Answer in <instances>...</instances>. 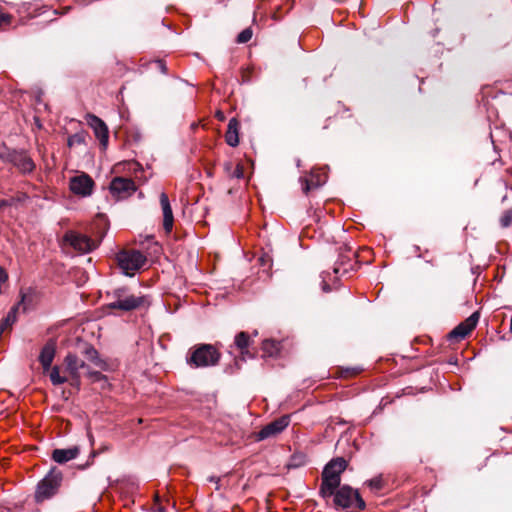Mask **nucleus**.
<instances>
[{"label":"nucleus","mask_w":512,"mask_h":512,"mask_svg":"<svg viewBox=\"0 0 512 512\" xmlns=\"http://www.w3.org/2000/svg\"><path fill=\"white\" fill-rule=\"evenodd\" d=\"M107 297L111 299L107 304L109 309L123 312L148 308L151 304L149 296L136 295L132 292L131 288L127 286L115 288L107 293Z\"/></svg>","instance_id":"f257e3e1"},{"label":"nucleus","mask_w":512,"mask_h":512,"mask_svg":"<svg viewBox=\"0 0 512 512\" xmlns=\"http://www.w3.org/2000/svg\"><path fill=\"white\" fill-rule=\"evenodd\" d=\"M347 462L344 458H336L331 460L322 472V482L320 493L323 497H330L334 494V490L340 486L341 473L346 469Z\"/></svg>","instance_id":"f03ea898"},{"label":"nucleus","mask_w":512,"mask_h":512,"mask_svg":"<svg viewBox=\"0 0 512 512\" xmlns=\"http://www.w3.org/2000/svg\"><path fill=\"white\" fill-rule=\"evenodd\" d=\"M221 358L220 352L211 344H199L190 350L187 363L195 368L215 366Z\"/></svg>","instance_id":"7ed1b4c3"},{"label":"nucleus","mask_w":512,"mask_h":512,"mask_svg":"<svg viewBox=\"0 0 512 512\" xmlns=\"http://www.w3.org/2000/svg\"><path fill=\"white\" fill-rule=\"evenodd\" d=\"M0 159L12 164L22 174L31 173L36 167L26 151L10 149L4 144L0 145Z\"/></svg>","instance_id":"20e7f679"},{"label":"nucleus","mask_w":512,"mask_h":512,"mask_svg":"<svg viewBox=\"0 0 512 512\" xmlns=\"http://www.w3.org/2000/svg\"><path fill=\"white\" fill-rule=\"evenodd\" d=\"M63 480L62 472L57 468H51L47 475L38 483L35 491L36 502H43L53 497L59 490Z\"/></svg>","instance_id":"39448f33"},{"label":"nucleus","mask_w":512,"mask_h":512,"mask_svg":"<svg viewBox=\"0 0 512 512\" xmlns=\"http://www.w3.org/2000/svg\"><path fill=\"white\" fill-rule=\"evenodd\" d=\"M334 504L337 507L347 509L354 508L358 510H364L366 503L360 496L358 490L353 489L349 485L339 486L334 490Z\"/></svg>","instance_id":"423d86ee"},{"label":"nucleus","mask_w":512,"mask_h":512,"mask_svg":"<svg viewBox=\"0 0 512 512\" xmlns=\"http://www.w3.org/2000/svg\"><path fill=\"white\" fill-rule=\"evenodd\" d=\"M116 260L119 268L126 276H133L145 263L146 256L139 250H122Z\"/></svg>","instance_id":"0eeeda50"},{"label":"nucleus","mask_w":512,"mask_h":512,"mask_svg":"<svg viewBox=\"0 0 512 512\" xmlns=\"http://www.w3.org/2000/svg\"><path fill=\"white\" fill-rule=\"evenodd\" d=\"M63 242L79 253H90L98 247V243L89 236L69 230L63 236Z\"/></svg>","instance_id":"6e6552de"},{"label":"nucleus","mask_w":512,"mask_h":512,"mask_svg":"<svg viewBox=\"0 0 512 512\" xmlns=\"http://www.w3.org/2000/svg\"><path fill=\"white\" fill-rule=\"evenodd\" d=\"M480 314L478 311L472 313L465 321L457 325L449 334L450 341L463 340L477 325Z\"/></svg>","instance_id":"1a4fd4ad"},{"label":"nucleus","mask_w":512,"mask_h":512,"mask_svg":"<svg viewBox=\"0 0 512 512\" xmlns=\"http://www.w3.org/2000/svg\"><path fill=\"white\" fill-rule=\"evenodd\" d=\"M135 182L130 178L115 177L110 183V191L119 198H126L136 191Z\"/></svg>","instance_id":"9d476101"},{"label":"nucleus","mask_w":512,"mask_h":512,"mask_svg":"<svg viewBox=\"0 0 512 512\" xmlns=\"http://www.w3.org/2000/svg\"><path fill=\"white\" fill-rule=\"evenodd\" d=\"M88 124L93 129L96 138L99 140L102 149H106L109 142V130L105 122L96 115L89 114Z\"/></svg>","instance_id":"9b49d317"},{"label":"nucleus","mask_w":512,"mask_h":512,"mask_svg":"<svg viewBox=\"0 0 512 512\" xmlns=\"http://www.w3.org/2000/svg\"><path fill=\"white\" fill-rule=\"evenodd\" d=\"M290 423V416L284 415L270 422L258 432V439L264 440L281 433Z\"/></svg>","instance_id":"f8f14e48"},{"label":"nucleus","mask_w":512,"mask_h":512,"mask_svg":"<svg viewBox=\"0 0 512 512\" xmlns=\"http://www.w3.org/2000/svg\"><path fill=\"white\" fill-rule=\"evenodd\" d=\"M94 182L87 174L75 176L70 180V190L77 195L88 196L92 193Z\"/></svg>","instance_id":"ddd939ff"},{"label":"nucleus","mask_w":512,"mask_h":512,"mask_svg":"<svg viewBox=\"0 0 512 512\" xmlns=\"http://www.w3.org/2000/svg\"><path fill=\"white\" fill-rule=\"evenodd\" d=\"M159 200L163 213V228L166 234H170L174 225V216L168 195L162 192L159 196Z\"/></svg>","instance_id":"4468645a"},{"label":"nucleus","mask_w":512,"mask_h":512,"mask_svg":"<svg viewBox=\"0 0 512 512\" xmlns=\"http://www.w3.org/2000/svg\"><path fill=\"white\" fill-rule=\"evenodd\" d=\"M56 354V343L49 340L41 349L39 355V362L42 365L43 371L48 372L51 368L52 362Z\"/></svg>","instance_id":"2eb2a0df"},{"label":"nucleus","mask_w":512,"mask_h":512,"mask_svg":"<svg viewBox=\"0 0 512 512\" xmlns=\"http://www.w3.org/2000/svg\"><path fill=\"white\" fill-rule=\"evenodd\" d=\"M65 371L69 375H80L81 369H87L85 362L78 358L77 355L68 353L64 358Z\"/></svg>","instance_id":"dca6fc26"},{"label":"nucleus","mask_w":512,"mask_h":512,"mask_svg":"<svg viewBox=\"0 0 512 512\" xmlns=\"http://www.w3.org/2000/svg\"><path fill=\"white\" fill-rule=\"evenodd\" d=\"M80 453L78 446H73L66 449H54L51 458L59 464H65L66 462L77 458Z\"/></svg>","instance_id":"f3484780"},{"label":"nucleus","mask_w":512,"mask_h":512,"mask_svg":"<svg viewBox=\"0 0 512 512\" xmlns=\"http://www.w3.org/2000/svg\"><path fill=\"white\" fill-rule=\"evenodd\" d=\"M239 126V122L236 118L229 120L225 141L231 147H236L239 144Z\"/></svg>","instance_id":"a211bd4d"},{"label":"nucleus","mask_w":512,"mask_h":512,"mask_svg":"<svg viewBox=\"0 0 512 512\" xmlns=\"http://www.w3.org/2000/svg\"><path fill=\"white\" fill-rule=\"evenodd\" d=\"M251 343V337L247 332H239L234 339V345L235 347L240 351L241 355L244 356H250V353L248 351V347Z\"/></svg>","instance_id":"6ab92c4d"},{"label":"nucleus","mask_w":512,"mask_h":512,"mask_svg":"<svg viewBox=\"0 0 512 512\" xmlns=\"http://www.w3.org/2000/svg\"><path fill=\"white\" fill-rule=\"evenodd\" d=\"M281 347H282V344L280 341H276L273 339H265L262 342L263 356L275 357L279 354Z\"/></svg>","instance_id":"aec40b11"},{"label":"nucleus","mask_w":512,"mask_h":512,"mask_svg":"<svg viewBox=\"0 0 512 512\" xmlns=\"http://www.w3.org/2000/svg\"><path fill=\"white\" fill-rule=\"evenodd\" d=\"M83 354L86 359L92 362L95 366L102 369L105 368V362L100 359L98 351L93 346L86 345Z\"/></svg>","instance_id":"412c9836"},{"label":"nucleus","mask_w":512,"mask_h":512,"mask_svg":"<svg viewBox=\"0 0 512 512\" xmlns=\"http://www.w3.org/2000/svg\"><path fill=\"white\" fill-rule=\"evenodd\" d=\"M49 378H50V381L53 385L55 386H58V385H61V384H64L66 382H68V377L67 376H62L60 374V367L59 366H51L50 370H49Z\"/></svg>","instance_id":"4be33fe9"},{"label":"nucleus","mask_w":512,"mask_h":512,"mask_svg":"<svg viewBox=\"0 0 512 512\" xmlns=\"http://www.w3.org/2000/svg\"><path fill=\"white\" fill-rule=\"evenodd\" d=\"M86 133L78 132L68 137L67 145L71 148L77 145L85 144Z\"/></svg>","instance_id":"5701e85b"},{"label":"nucleus","mask_w":512,"mask_h":512,"mask_svg":"<svg viewBox=\"0 0 512 512\" xmlns=\"http://www.w3.org/2000/svg\"><path fill=\"white\" fill-rule=\"evenodd\" d=\"M352 268V264H345L344 262H336L333 267V272L335 274V278H339L346 274L349 269Z\"/></svg>","instance_id":"b1692460"},{"label":"nucleus","mask_w":512,"mask_h":512,"mask_svg":"<svg viewBox=\"0 0 512 512\" xmlns=\"http://www.w3.org/2000/svg\"><path fill=\"white\" fill-rule=\"evenodd\" d=\"M366 484L370 487L371 490H374V491H379L384 486L383 479H382L381 475L376 476V477L366 481Z\"/></svg>","instance_id":"393cba45"},{"label":"nucleus","mask_w":512,"mask_h":512,"mask_svg":"<svg viewBox=\"0 0 512 512\" xmlns=\"http://www.w3.org/2000/svg\"><path fill=\"white\" fill-rule=\"evenodd\" d=\"M86 375L92 382H104V384H107V377L99 371H91L88 369Z\"/></svg>","instance_id":"a878e982"},{"label":"nucleus","mask_w":512,"mask_h":512,"mask_svg":"<svg viewBox=\"0 0 512 512\" xmlns=\"http://www.w3.org/2000/svg\"><path fill=\"white\" fill-rule=\"evenodd\" d=\"M252 35H253V32H252L251 28H246L238 34L236 41H237V43H241V44L247 43L248 41L251 40Z\"/></svg>","instance_id":"bb28decb"},{"label":"nucleus","mask_w":512,"mask_h":512,"mask_svg":"<svg viewBox=\"0 0 512 512\" xmlns=\"http://www.w3.org/2000/svg\"><path fill=\"white\" fill-rule=\"evenodd\" d=\"M302 181V190L305 194H308L312 189L318 187L320 184L319 182H314L313 179H301Z\"/></svg>","instance_id":"cd10ccee"},{"label":"nucleus","mask_w":512,"mask_h":512,"mask_svg":"<svg viewBox=\"0 0 512 512\" xmlns=\"http://www.w3.org/2000/svg\"><path fill=\"white\" fill-rule=\"evenodd\" d=\"M500 224L502 227H508L512 224V209H507L503 212Z\"/></svg>","instance_id":"c85d7f7f"},{"label":"nucleus","mask_w":512,"mask_h":512,"mask_svg":"<svg viewBox=\"0 0 512 512\" xmlns=\"http://www.w3.org/2000/svg\"><path fill=\"white\" fill-rule=\"evenodd\" d=\"M11 23V15L0 12V28H3Z\"/></svg>","instance_id":"c756f323"},{"label":"nucleus","mask_w":512,"mask_h":512,"mask_svg":"<svg viewBox=\"0 0 512 512\" xmlns=\"http://www.w3.org/2000/svg\"><path fill=\"white\" fill-rule=\"evenodd\" d=\"M80 375H69L68 381L71 386L79 389L81 385Z\"/></svg>","instance_id":"7c9ffc66"},{"label":"nucleus","mask_w":512,"mask_h":512,"mask_svg":"<svg viewBox=\"0 0 512 512\" xmlns=\"http://www.w3.org/2000/svg\"><path fill=\"white\" fill-rule=\"evenodd\" d=\"M231 177L237 178V179H241L244 177V170L240 164L236 165V167L234 168V170L231 173Z\"/></svg>","instance_id":"2f4dec72"},{"label":"nucleus","mask_w":512,"mask_h":512,"mask_svg":"<svg viewBox=\"0 0 512 512\" xmlns=\"http://www.w3.org/2000/svg\"><path fill=\"white\" fill-rule=\"evenodd\" d=\"M155 65L162 73L165 74L167 72L166 63L163 60L155 61Z\"/></svg>","instance_id":"473e14b6"},{"label":"nucleus","mask_w":512,"mask_h":512,"mask_svg":"<svg viewBox=\"0 0 512 512\" xmlns=\"http://www.w3.org/2000/svg\"><path fill=\"white\" fill-rule=\"evenodd\" d=\"M12 204V200L9 199H0V209H4L7 206Z\"/></svg>","instance_id":"72a5a7b5"},{"label":"nucleus","mask_w":512,"mask_h":512,"mask_svg":"<svg viewBox=\"0 0 512 512\" xmlns=\"http://www.w3.org/2000/svg\"><path fill=\"white\" fill-rule=\"evenodd\" d=\"M296 459H297V457L292 458V462L289 464V467H291V466L296 467L301 464L300 462H296Z\"/></svg>","instance_id":"f704fd0d"},{"label":"nucleus","mask_w":512,"mask_h":512,"mask_svg":"<svg viewBox=\"0 0 512 512\" xmlns=\"http://www.w3.org/2000/svg\"><path fill=\"white\" fill-rule=\"evenodd\" d=\"M231 168V164H226V169L229 170Z\"/></svg>","instance_id":"c9c22d12"},{"label":"nucleus","mask_w":512,"mask_h":512,"mask_svg":"<svg viewBox=\"0 0 512 512\" xmlns=\"http://www.w3.org/2000/svg\"><path fill=\"white\" fill-rule=\"evenodd\" d=\"M210 480H211L212 482H215V479H214L213 477H212ZM216 482H218V479L216 480Z\"/></svg>","instance_id":"e433bc0d"}]
</instances>
